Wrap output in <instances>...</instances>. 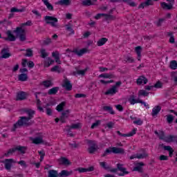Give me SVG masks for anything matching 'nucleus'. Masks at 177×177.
I'll list each match as a JSON object with an SVG mask.
<instances>
[{
	"instance_id": "3",
	"label": "nucleus",
	"mask_w": 177,
	"mask_h": 177,
	"mask_svg": "<svg viewBox=\"0 0 177 177\" xmlns=\"http://www.w3.org/2000/svg\"><path fill=\"white\" fill-rule=\"evenodd\" d=\"M44 21L46 24H50L51 27H54L55 28H59L60 26L57 24L59 20L57 18L53 16H46L44 17Z\"/></svg>"
},
{
	"instance_id": "22",
	"label": "nucleus",
	"mask_w": 177,
	"mask_h": 177,
	"mask_svg": "<svg viewBox=\"0 0 177 177\" xmlns=\"http://www.w3.org/2000/svg\"><path fill=\"white\" fill-rule=\"evenodd\" d=\"M73 174V170L68 171V170H62L61 172L59 174V176L61 177H67L71 176Z\"/></svg>"
},
{
	"instance_id": "43",
	"label": "nucleus",
	"mask_w": 177,
	"mask_h": 177,
	"mask_svg": "<svg viewBox=\"0 0 177 177\" xmlns=\"http://www.w3.org/2000/svg\"><path fill=\"white\" fill-rule=\"evenodd\" d=\"M58 3L59 5H66V6H68L69 5H71V1L70 0H60L58 1Z\"/></svg>"
},
{
	"instance_id": "11",
	"label": "nucleus",
	"mask_w": 177,
	"mask_h": 177,
	"mask_svg": "<svg viewBox=\"0 0 177 177\" xmlns=\"http://www.w3.org/2000/svg\"><path fill=\"white\" fill-rule=\"evenodd\" d=\"M75 171H78L80 174H82L84 172H92L95 171V167L91 166L88 168H84V167H79L77 169H75Z\"/></svg>"
},
{
	"instance_id": "57",
	"label": "nucleus",
	"mask_w": 177,
	"mask_h": 177,
	"mask_svg": "<svg viewBox=\"0 0 177 177\" xmlns=\"http://www.w3.org/2000/svg\"><path fill=\"white\" fill-rule=\"evenodd\" d=\"M167 121L168 124H172V122H174V115H168L167 118Z\"/></svg>"
},
{
	"instance_id": "2",
	"label": "nucleus",
	"mask_w": 177,
	"mask_h": 177,
	"mask_svg": "<svg viewBox=\"0 0 177 177\" xmlns=\"http://www.w3.org/2000/svg\"><path fill=\"white\" fill-rule=\"evenodd\" d=\"M100 165L106 171H109V172H112L113 174L117 173L118 171H120V172H122L119 173L118 176H124V175H128V174H129V171H127V168L124 167V165L120 163H118L116 165L117 168L115 169H112L111 167L107 165V162H100Z\"/></svg>"
},
{
	"instance_id": "55",
	"label": "nucleus",
	"mask_w": 177,
	"mask_h": 177,
	"mask_svg": "<svg viewBox=\"0 0 177 177\" xmlns=\"http://www.w3.org/2000/svg\"><path fill=\"white\" fill-rule=\"evenodd\" d=\"M96 150H97V147H90L88 149V153H90V154H93V153L95 151H96Z\"/></svg>"
},
{
	"instance_id": "40",
	"label": "nucleus",
	"mask_w": 177,
	"mask_h": 177,
	"mask_svg": "<svg viewBox=\"0 0 177 177\" xmlns=\"http://www.w3.org/2000/svg\"><path fill=\"white\" fill-rule=\"evenodd\" d=\"M169 67L171 70H176L177 69V62L176 60H172L170 62Z\"/></svg>"
},
{
	"instance_id": "18",
	"label": "nucleus",
	"mask_w": 177,
	"mask_h": 177,
	"mask_svg": "<svg viewBox=\"0 0 177 177\" xmlns=\"http://www.w3.org/2000/svg\"><path fill=\"white\" fill-rule=\"evenodd\" d=\"M153 5V0H146L145 2H142L139 5L138 8L140 9V8H142V9H145V8H147V6H150Z\"/></svg>"
},
{
	"instance_id": "48",
	"label": "nucleus",
	"mask_w": 177,
	"mask_h": 177,
	"mask_svg": "<svg viewBox=\"0 0 177 177\" xmlns=\"http://www.w3.org/2000/svg\"><path fill=\"white\" fill-rule=\"evenodd\" d=\"M115 16L111 14H106V17H105L106 21H109L110 20H115Z\"/></svg>"
},
{
	"instance_id": "8",
	"label": "nucleus",
	"mask_w": 177,
	"mask_h": 177,
	"mask_svg": "<svg viewBox=\"0 0 177 177\" xmlns=\"http://www.w3.org/2000/svg\"><path fill=\"white\" fill-rule=\"evenodd\" d=\"M136 131H138V129H133L130 133H122L120 131H116V133L119 135V136H122V138H127V137H131L133 136V135L136 134Z\"/></svg>"
},
{
	"instance_id": "38",
	"label": "nucleus",
	"mask_w": 177,
	"mask_h": 177,
	"mask_svg": "<svg viewBox=\"0 0 177 177\" xmlns=\"http://www.w3.org/2000/svg\"><path fill=\"white\" fill-rule=\"evenodd\" d=\"M61 162L62 165H71V162L66 158H61Z\"/></svg>"
},
{
	"instance_id": "50",
	"label": "nucleus",
	"mask_w": 177,
	"mask_h": 177,
	"mask_svg": "<svg viewBox=\"0 0 177 177\" xmlns=\"http://www.w3.org/2000/svg\"><path fill=\"white\" fill-rule=\"evenodd\" d=\"M85 73H86V68L84 70L77 71V72H73V75H77V74L79 75H85Z\"/></svg>"
},
{
	"instance_id": "36",
	"label": "nucleus",
	"mask_w": 177,
	"mask_h": 177,
	"mask_svg": "<svg viewBox=\"0 0 177 177\" xmlns=\"http://www.w3.org/2000/svg\"><path fill=\"white\" fill-rule=\"evenodd\" d=\"M17 151H20L21 154H26V151H27V147L17 146Z\"/></svg>"
},
{
	"instance_id": "54",
	"label": "nucleus",
	"mask_w": 177,
	"mask_h": 177,
	"mask_svg": "<svg viewBox=\"0 0 177 177\" xmlns=\"http://www.w3.org/2000/svg\"><path fill=\"white\" fill-rule=\"evenodd\" d=\"M138 96H149V93L145 90H140L138 91Z\"/></svg>"
},
{
	"instance_id": "42",
	"label": "nucleus",
	"mask_w": 177,
	"mask_h": 177,
	"mask_svg": "<svg viewBox=\"0 0 177 177\" xmlns=\"http://www.w3.org/2000/svg\"><path fill=\"white\" fill-rule=\"evenodd\" d=\"M111 153H113V147H109L104 151L101 157H106L108 154H111Z\"/></svg>"
},
{
	"instance_id": "56",
	"label": "nucleus",
	"mask_w": 177,
	"mask_h": 177,
	"mask_svg": "<svg viewBox=\"0 0 177 177\" xmlns=\"http://www.w3.org/2000/svg\"><path fill=\"white\" fill-rule=\"evenodd\" d=\"M41 57H42V59H45V57H47L48 56V53H46V50H45L44 48L41 49Z\"/></svg>"
},
{
	"instance_id": "44",
	"label": "nucleus",
	"mask_w": 177,
	"mask_h": 177,
	"mask_svg": "<svg viewBox=\"0 0 177 177\" xmlns=\"http://www.w3.org/2000/svg\"><path fill=\"white\" fill-rule=\"evenodd\" d=\"M0 24H3V27H8V26H12V21H6V19H4L0 21Z\"/></svg>"
},
{
	"instance_id": "9",
	"label": "nucleus",
	"mask_w": 177,
	"mask_h": 177,
	"mask_svg": "<svg viewBox=\"0 0 177 177\" xmlns=\"http://www.w3.org/2000/svg\"><path fill=\"white\" fill-rule=\"evenodd\" d=\"M63 82L62 86L65 88L66 91H71V89H73V84H71V82H70L68 79H64Z\"/></svg>"
},
{
	"instance_id": "15",
	"label": "nucleus",
	"mask_w": 177,
	"mask_h": 177,
	"mask_svg": "<svg viewBox=\"0 0 177 177\" xmlns=\"http://www.w3.org/2000/svg\"><path fill=\"white\" fill-rule=\"evenodd\" d=\"M1 59H8L12 56V54L9 53V48H3L1 50Z\"/></svg>"
},
{
	"instance_id": "12",
	"label": "nucleus",
	"mask_w": 177,
	"mask_h": 177,
	"mask_svg": "<svg viewBox=\"0 0 177 177\" xmlns=\"http://www.w3.org/2000/svg\"><path fill=\"white\" fill-rule=\"evenodd\" d=\"M159 147H162L165 151H169V156L172 157V155L174 154V149H172L171 146H165L164 144H159Z\"/></svg>"
},
{
	"instance_id": "47",
	"label": "nucleus",
	"mask_w": 177,
	"mask_h": 177,
	"mask_svg": "<svg viewBox=\"0 0 177 177\" xmlns=\"http://www.w3.org/2000/svg\"><path fill=\"white\" fill-rule=\"evenodd\" d=\"M158 137L160 140H164V142H165V140H167V137H165V133L162 131L159 132Z\"/></svg>"
},
{
	"instance_id": "10",
	"label": "nucleus",
	"mask_w": 177,
	"mask_h": 177,
	"mask_svg": "<svg viewBox=\"0 0 177 177\" xmlns=\"http://www.w3.org/2000/svg\"><path fill=\"white\" fill-rule=\"evenodd\" d=\"M143 167H145L143 162H138L136 165V167H133V171L143 174Z\"/></svg>"
},
{
	"instance_id": "41",
	"label": "nucleus",
	"mask_w": 177,
	"mask_h": 177,
	"mask_svg": "<svg viewBox=\"0 0 177 177\" xmlns=\"http://www.w3.org/2000/svg\"><path fill=\"white\" fill-rule=\"evenodd\" d=\"M167 35L169 37H170V39L169 40V42H170V44H175V37L174 36V32H167Z\"/></svg>"
},
{
	"instance_id": "20",
	"label": "nucleus",
	"mask_w": 177,
	"mask_h": 177,
	"mask_svg": "<svg viewBox=\"0 0 177 177\" xmlns=\"http://www.w3.org/2000/svg\"><path fill=\"white\" fill-rule=\"evenodd\" d=\"M112 151L114 154H125V150L122 148L113 147Z\"/></svg>"
},
{
	"instance_id": "13",
	"label": "nucleus",
	"mask_w": 177,
	"mask_h": 177,
	"mask_svg": "<svg viewBox=\"0 0 177 177\" xmlns=\"http://www.w3.org/2000/svg\"><path fill=\"white\" fill-rule=\"evenodd\" d=\"M21 64H22V67H27V65H28V67L29 68H33V67L35 66V64H34V62L29 61L28 62V60L26 59H22Z\"/></svg>"
},
{
	"instance_id": "25",
	"label": "nucleus",
	"mask_w": 177,
	"mask_h": 177,
	"mask_svg": "<svg viewBox=\"0 0 177 177\" xmlns=\"http://www.w3.org/2000/svg\"><path fill=\"white\" fill-rule=\"evenodd\" d=\"M176 140H177V136L170 135L166 137L165 142L167 143H172V142H176Z\"/></svg>"
},
{
	"instance_id": "23",
	"label": "nucleus",
	"mask_w": 177,
	"mask_h": 177,
	"mask_svg": "<svg viewBox=\"0 0 177 177\" xmlns=\"http://www.w3.org/2000/svg\"><path fill=\"white\" fill-rule=\"evenodd\" d=\"M160 111H161V106L159 105L156 106L152 109V112H151L152 117H156V115H157L158 114V113H160Z\"/></svg>"
},
{
	"instance_id": "24",
	"label": "nucleus",
	"mask_w": 177,
	"mask_h": 177,
	"mask_svg": "<svg viewBox=\"0 0 177 177\" xmlns=\"http://www.w3.org/2000/svg\"><path fill=\"white\" fill-rule=\"evenodd\" d=\"M93 2H97V0H84L82 2L83 6H91L95 5Z\"/></svg>"
},
{
	"instance_id": "21",
	"label": "nucleus",
	"mask_w": 177,
	"mask_h": 177,
	"mask_svg": "<svg viewBox=\"0 0 177 177\" xmlns=\"http://www.w3.org/2000/svg\"><path fill=\"white\" fill-rule=\"evenodd\" d=\"M118 91L115 88V86H112V88H109L104 93V95H115Z\"/></svg>"
},
{
	"instance_id": "63",
	"label": "nucleus",
	"mask_w": 177,
	"mask_h": 177,
	"mask_svg": "<svg viewBox=\"0 0 177 177\" xmlns=\"http://www.w3.org/2000/svg\"><path fill=\"white\" fill-rule=\"evenodd\" d=\"M153 88H162V83L161 82H160V81L157 82L153 85Z\"/></svg>"
},
{
	"instance_id": "27",
	"label": "nucleus",
	"mask_w": 177,
	"mask_h": 177,
	"mask_svg": "<svg viewBox=\"0 0 177 177\" xmlns=\"http://www.w3.org/2000/svg\"><path fill=\"white\" fill-rule=\"evenodd\" d=\"M129 102L130 104H135L136 103H142V100L140 99H135V95H131L129 99Z\"/></svg>"
},
{
	"instance_id": "60",
	"label": "nucleus",
	"mask_w": 177,
	"mask_h": 177,
	"mask_svg": "<svg viewBox=\"0 0 177 177\" xmlns=\"http://www.w3.org/2000/svg\"><path fill=\"white\" fill-rule=\"evenodd\" d=\"M88 145H90L91 147H97L96 142L95 140H87Z\"/></svg>"
},
{
	"instance_id": "61",
	"label": "nucleus",
	"mask_w": 177,
	"mask_h": 177,
	"mask_svg": "<svg viewBox=\"0 0 177 177\" xmlns=\"http://www.w3.org/2000/svg\"><path fill=\"white\" fill-rule=\"evenodd\" d=\"M45 5L48 10H53V6H52L49 2L46 1Z\"/></svg>"
},
{
	"instance_id": "26",
	"label": "nucleus",
	"mask_w": 177,
	"mask_h": 177,
	"mask_svg": "<svg viewBox=\"0 0 177 177\" xmlns=\"http://www.w3.org/2000/svg\"><path fill=\"white\" fill-rule=\"evenodd\" d=\"M142 46H138L136 47V48H135V51L138 55L137 59L138 61H140V59L142 57Z\"/></svg>"
},
{
	"instance_id": "64",
	"label": "nucleus",
	"mask_w": 177,
	"mask_h": 177,
	"mask_svg": "<svg viewBox=\"0 0 177 177\" xmlns=\"http://www.w3.org/2000/svg\"><path fill=\"white\" fill-rule=\"evenodd\" d=\"M177 72H171V77L174 78V82H177V77H176Z\"/></svg>"
},
{
	"instance_id": "1",
	"label": "nucleus",
	"mask_w": 177,
	"mask_h": 177,
	"mask_svg": "<svg viewBox=\"0 0 177 177\" xmlns=\"http://www.w3.org/2000/svg\"><path fill=\"white\" fill-rule=\"evenodd\" d=\"M24 112L28 114V117H19V120L13 125V128L11 130L12 132H15L17 128H21V127H31V125H33L35 122L31 120L34 118L35 111L32 109H25Z\"/></svg>"
},
{
	"instance_id": "6",
	"label": "nucleus",
	"mask_w": 177,
	"mask_h": 177,
	"mask_svg": "<svg viewBox=\"0 0 177 177\" xmlns=\"http://www.w3.org/2000/svg\"><path fill=\"white\" fill-rule=\"evenodd\" d=\"M6 35L8 37H2V34L0 33V38H3L5 41H10V42H15L16 41V36L12 34V30H8Z\"/></svg>"
},
{
	"instance_id": "58",
	"label": "nucleus",
	"mask_w": 177,
	"mask_h": 177,
	"mask_svg": "<svg viewBox=\"0 0 177 177\" xmlns=\"http://www.w3.org/2000/svg\"><path fill=\"white\" fill-rule=\"evenodd\" d=\"M71 128H72V129H80L81 123L73 124L71 126Z\"/></svg>"
},
{
	"instance_id": "7",
	"label": "nucleus",
	"mask_w": 177,
	"mask_h": 177,
	"mask_svg": "<svg viewBox=\"0 0 177 177\" xmlns=\"http://www.w3.org/2000/svg\"><path fill=\"white\" fill-rule=\"evenodd\" d=\"M3 164H5V168L7 171H10L12 169V164H15L16 161L13 159H6L5 160L1 161Z\"/></svg>"
},
{
	"instance_id": "17",
	"label": "nucleus",
	"mask_w": 177,
	"mask_h": 177,
	"mask_svg": "<svg viewBox=\"0 0 177 177\" xmlns=\"http://www.w3.org/2000/svg\"><path fill=\"white\" fill-rule=\"evenodd\" d=\"M27 99V93L24 91H20L17 94L16 100H26Z\"/></svg>"
},
{
	"instance_id": "14",
	"label": "nucleus",
	"mask_w": 177,
	"mask_h": 177,
	"mask_svg": "<svg viewBox=\"0 0 177 177\" xmlns=\"http://www.w3.org/2000/svg\"><path fill=\"white\" fill-rule=\"evenodd\" d=\"M160 6L163 10H171L174 9V4L169 3V4L165 2L160 3Z\"/></svg>"
},
{
	"instance_id": "45",
	"label": "nucleus",
	"mask_w": 177,
	"mask_h": 177,
	"mask_svg": "<svg viewBox=\"0 0 177 177\" xmlns=\"http://www.w3.org/2000/svg\"><path fill=\"white\" fill-rule=\"evenodd\" d=\"M17 151V147L15 148L10 149L6 153H5L6 157H9L10 154H13V153H15Z\"/></svg>"
},
{
	"instance_id": "28",
	"label": "nucleus",
	"mask_w": 177,
	"mask_h": 177,
	"mask_svg": "<svg viewBox=\"0 0 177 177\" xmlns=\"http://www.w3.org/2000/svg\"><path fill=\"white\" fill-rule=\"evenodd\" d=\"M102 109L104 111H107L108 113H109V114H115V112H114L113 110V107H111V106H103Z\"/></svg>"
},
{
	"instance_id": "19",
	"label": "nucleus",
	"mask_w": 177,
	"mask_h": 177,
	"mask_svg": "<svg viewBox=\"0 0 177 177\" xmlns=\"http://www.w3.org/2000/svg\"><path fill=\"white\" fill-rule=\"evenodd\" d=\"M148 82L149 80H147V78H146V77H145L144 75H142L138 77V80H137V85H142V82L144 85H146Z\"/></svg>"
},
{
	"instance_id": "49",
	"label": "nucleus",
	"mask_w": 177,
	"mask_h": 177,
	"mask_svg": "<svg viewBox=\"0 0 177 177\" xmlns=\"http://www.w3.org/2000/svg\"><path fill=\"white\" fill-rule=\"evenodd\" d=\"M66 31H69L71 34H74V30L73 29V25L67 24L66 25Z\"/></svg>"
},
{
	"instance_id": "35",
	"label": "nucleus",
	"mask_w": 177,
	"mask_h": 177,
	"mask_svg": "<svg viewBox=\"0 0 177 177\" xmlns=\"http://www.w3.org/2000/svg\"><path fill=\"white\" fill-rule=\"evenodd\" d=\"M66 102H62L57 106L56 110H57V111L60 113L62 110H64Z\"/></svg>"
},
{
	"instance_id": "5",
	"label": "nucleus",
	"mask_w": 177,
	"mask_h": 177,
	"mask_svg": "<svg viewBox=\"0 0 177 177\" xmlns=\"http://www.w3.org/2000/svg\"><path fill=\"white\" fill-rule=\"evenodd\" d=\"M66 52L67 53L71 52V53H74L75 55H77L79 57H81V56H82V55H84V53H86V52H88V49L82 48L80 50H78V49L75 48L73 50H70V48H67Z\"/></svg>"
},
{
	"instance_id": "4",
	"label": "nucleus",
	"mask_w": 177,
	"mask_h": 177,
	"mask_svg": "<svg viewBox=\"0 0 177 177\" xmlns=\"http://www.w3.org/2000/svg\"><path fill=\"white\" fill-rule=\"evenodd\" d=\"M13 32L17 34V37H15L17 38L19 37L21 42H24V41L27 39V37H26V30L23 29L21 27H17Z\"/></svg>"
},
{
	"instance_id": "37",
	"label": "nucleus",
	"mask_w": 177,
	"mask_h": 177,
	"mask_svg": "<svg viewBox=\"0 0 177 177\" xmlns=\"http://www.w3.org/2000/svg\"><path fill=\"white\" fill-rule=\"evenodd\" d=\"M43 85L45 88H50V86H53V82L50 80H45L43 82Z\"/></svg>"
},
{
	"instance_id": "62",
	"label": "nucleus",
	"mask_w": 177,
	"mask_h": 177,
	"mask_svg": "<svg viewBox=\"0 0 177 177\" xmlns=\"http://www.w3.org/2000/svg\"><path fill=\"white\" fill-rule=\"evenodd\" d=\"M59 68V66H55L51 68V71H53V73H60V70Z\"/></svg>"
},
{
	"instance_id": "29",
	"label": "nucleus",
	"mask_w": 177,
	"mask_h": 177,
	"mask_svg": "<svg viewBox=\"0 0 177 177\" xmlns=\"http://www.w3.org/2000/svg\"><path fill=\"white\" fill-rule=\"evenodd\" d=\"M18 80L19 81L24 82V81H27V80H28V76L26 73H21L18 75Z\"/></svg>"
},
{
	"instance_id": "16",
	"label": "nucleus",
	"mask_w": 177,
	"mask_h": 177,
	"mask_svg": "<svg viewBox=\"0 0 177 177\" xmlns=\"http://www.w3.org/2000/svg\"><path fill=\"white\" fill-rule=\"evenodd\" d=\"M147 157H149V154L146 153H136L134 154L131 156H130V160H133V158H138V159H142V158H146Z\"/></svg>"
},
{
	"instance_id": "46",
	"label": "nucleus",
	"mask_w": 177,
	"mask_h": 177,
	"mask_svg": "<svg viewBox=\"0 0 177 177\" xmlns=\"http://www.w3.org/2000/svg\"><path fill=\"white\" fill-rule=\"evenodd\" d=\"M123 2H124V3H127V5H129V6H131L132 8H135V6H136V3L132 1V0H123Z\"/></svg>"
},
{
	"instance_id": "34",
	"label": "nucleus",
	"mask_w": 177,
	"mask_h": 177,
	"mask_svg": "<svg viewBox=\"0 0 177 177\" xmlns=\"http://www.w3.org/2000/svg\"><path fill=\"white\" fill-rule=\"evenodd\" d=\"M59 176V174L57 173V171L55 169H50L48 171V177H57Z\"/></svg>"
},
{
	"instance_id": "31",
	"label": "nucleus",
	"mask_w": 177,
	"mask_h": 177,
	"mask_svg": "<svg viewBox=\"0 0 177 177\" xmlns=\"http://www.w3.org/2000/svg\"><path fill=\"white\" fill-rule=\"evenodd\" d=\"M59 89H60L59 87H53L52 88H50V90H48V95H56V93H57V92H59Z\"/></svg>"
},
{
	"instance_id": "59",
	"label": "nucleus",
	"mask_w": 177,
	"mask_h": 177,
	"mask_svg": "<svg viewBox=\"0 0 177 177\" xmlns=\"http://www.w3.org/2000/svg\"><path fill=\"white\" fill-rule=\"evenodd\" d=\"M69 146L71 149H77L78 147V144L75 142V141H73V143H69Z\"/></svg>"
},
{
	"instance_id": "39",
	"label": "nucleus",
	"mask_w": 177,
	"mask_h": 177,
	"mask_svg": "<svg viewBox=\"0 0 177 177\" xmlns=\"http://www.w3.org/2000/svg\"><path fill=\"white\" fill-rule=\"evenodd\" d=\"M32 142L35 145H39L44 143V140L41 137H37L33 139Z\"/></svg>"
},
{
	"instance_id": "30",
	"label": "nucleus",
	"mask_w": 177,
	"mask_h": 177,
	"mask_svg": "<svg viewBox=\"0 0 177 177\" xmlns=\"http://www.w3.org/2000/svg\"><path fill=\"white\" fill-rule=\"evenodd\" d=\"M53 57L55 59V63H57V64H62V61H60V57L59 56V53L56 54V53L53 52L52 53Z\"/></svg>"
},
{
	"instance_id": "51",
	"label": "nucleus",
	"mask_w": 177,
	"mask_h": 177,
	"mask_svg": "<svg viewBox=\"0 0 177 177\" xmlns=\"http://www.w3.org/2000/svg\"><path fill=\"white\" fill-rule=\"evenodd\" d=\"M55 63V60L52 59V58H48V62L44 64V67H49L50 64H53Z\"/></svg>"
},
{
	"instance_id": "53",
	"label": "nucleus",
	"mask_w": 177,
	"mask_h": 177,
	"mask_svg": "<svg viewBox=\"0 0 177 177\" xmlns=\"http://www.w3.org/2000/svg\"><path fill=\"white\" fill-rule=\"evenodd\" d=\"M100 122H102V121L100 120H96L95 122L93 123L91 125V129H95V128H97V127H99V125H100Z\"/></svg>"
},
{
	"instance_id": "33",
	"label": "nucleus",
	"mask_w": 177,
	"mask_h": 177,
	"mask_svg": "<svg viewBox=\"0 0 177 177\" xmlns=\"http://www.w3.org/2000/svg\"><path fill=\"white\" fill-rule=\"evenodd\" d=\"M99 78H114V75L111 74V73H102L101 75H100Z\"/></svg>"
},
{
	"instance_id": "52",
	"label": "nucleus",
	"mask_w": 177,
	"mask_h": 177,
	"mask_svg": "<svg viewBox=\"0 0 177 177\" xmlns=\"http://www.w3.org/2000/svg\"><path fill=\"white\" fill-rule=\"evenodd\" d=\"M25 56L27 57H32V50H31V48L26 49V53L25 54Z\"/></svg>"
},
{
	"instance_id": "32",
	"label": "nucleus",
	"mask_w": 177,
	"mask_h": 177,
	"mask_svg": "<svg viewBox=\"0 0 177 177\" xmlns=\"http://www.w3.org/2000/svg\"><path fill=\"white\" fill-rule=\"evenodd\" d=\"M107 41H109L107 38L102 37L97 41V46H103V45H104Z\"/></svg>"
}]
</instances>
